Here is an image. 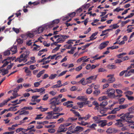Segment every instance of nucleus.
I'll return each mask as SVG.
<instances>
[{
	"label": "nucleus",
	"instance_id": "nucleus-40",
	"mask_svg": "<svg viewBox=\"0 0 134 134\" xmlns=\"http://www.w3.org/2000/svg\"><path fill=\"white\" fill-rule=\"evenodd\" d=\"M18 126V124H15L12 126L11 127H9V131L10 130H13L15 129V127L17 126Z\"/></svg>",
	"mask_w": 134,
	"mask_h": 134
},
{
	"label": "nucleus",
	"instance_id": "nucleus-59",
	"mask_svg": "<svg viewBox=\"0 0 134 134\" xmlns=\"http://www.w3.org/2000/svg\"><path fill=\"white\" fill-rule=\"evenodd\" d=\"M105 71H106L107 70L103 68H100L98 69V72H103Z\"/></svg>",
	"mask_w": 134,
	"mask_h": 134
},
{
	"label": "nucleus",
	"instance_id": "nucleus-48",
	"mask_svg": "<svg viewBox=\"0 0 134 134\" xmlns=\"http://www.w3.org/2000/svg\"><path fill=\"white\" fill-rule=\"evenodd\" d=\"M75 126L76 124H72L71 126L69 127L67 129L69 130H70L74 129Z\"/></svg>",
	"mask_w": 134,
	"mask_h": 134
},
{
	"label": "nucleus",
	"instance_id": "nucleus-37",
	"mask_svg": "<svg viewBox=\"0 0 134 134\" xmlns=\"http://www.w3.org/2000/svg\"><path fill=\"white\" fill-rule=\"evenodd\" d=\"M87 57L85 56L82 57L81 58L77 60V63H79V62H81L82 60H84L85 58Z\"/></svg>",
	"mask_w": 134,
	"mask_h": 134
},
{
	"label": "nucleus",
	"instance_id": "nucleus-36",
	"mask_svg": "<svg viewBox=\"0 0 134 134\" xmlns=\"http://www.w3.org/2000/svg\"><path fill=\"white\" fill-rule=\"evenodd\" d=\"M57 76V74H51L50 76H49V79L51 80H52L54 79Z\"/></svg>",
	"mask_w": 134,
	"mask_h": 134
},
{
	"label": "nucleus",
	"instance_id": "nucleus-41",
	"mask_svg": "<svg viewBox=\"0 0 134 134\" xmlns=\"http://www.w3.org/2000/svg\"><path fill=\"white\" fill-rule=\"evenodd\" d=\"M55 97H56L55 98L56 99V100H57L56 101L57 103H56V104L57 105H59L61 103V102H60V98L57 96Z\"/></svg>",
	"mask_w": 134,
	"mask_h": 134
},
{
	"label": "nucleus",
	"instance_id": "nucleus-35",
	"mask_svg": "<svg viewBox=\"0 0 134 134\" xmlns=\"http://www.w3.org/2000/svg\"><path fill=\"white\" fill-rule=\"evenodd\" d=\"M120 109H123L126 108L128 106L127 104L121 105H120Z\"/></svg>",
	"mask_w": 134,
	"mask_h": 134
},
{
	"label": "nucleus",
	"instance_id": "nucleus-34",
	"mask_svg": "<svg viewBox=\"0 0 134 134\" xmlns=\"http://www.w3.org/2000/svg\"><path fill=\"white\" fill-rule=\"evenodd\" d=\"M79 82L81 83L82 85H85L87 83V82L85 81V78H83L79 81Z\"/></svg>",
	"mask_w": 134,
	"mask_h": 134
},
{
	"label": "nucleus",
	"instance_id": "nucleus-50",
	"mask_svg": "<svg viewBox=\"0 0 134 134\" xmlns=\"http://www.w3.org/2000/svg\"><path fill=\"white\" fill-rule=\"evenodd\" d=\"M77 104L79 105V108H82L83 106L82 102H78L77 103Z\"/></svg>",
	"mask_w": 134,
	"mask_h": 134
},
{
	"label": "nucleus",
	"instance_id": "nucleus-10",
	"mask_svg": "<svg viewBox=\"0 0 134 134\" xmlns=\"http://www.w3.org/2000/svg\"><path fill=\"white\" fill-rule=\"evenodd\" d=\"M17 47L15 46L12 47L10 49V51L12 52V54L15 53L17 52Z\"/></svg>",
	"mask_w": 134,
	"mask_h": 134
},
{
	"label": "nucleus",
	"instance_id": "nucleus-45",
	"mask_svg": "<svg viewBox=\"0 0 134 134\" xmlns=\"http://www.w3.org/2000/svg\"><path fill=\"white\" fill-rule=\"evenodd\" d=\"M126 54V53H120L117 56L118 58H120L122 57V56L125 55Z\"/></svg>",
	"mask_w": 134,
	"mask_h": 134
},
{
	"label": "nucleus",
	"instance_id": "nucleus-11",
	"mask_svg": "<svg viewBox=\"0 0 134 134\" xmlns=\"http://www.w3.org/2000/svg\"><path fill=\"white\" fill-rule=\"evenodd\" d=\"M83 128L80 126H77L74 129V132H77L78 131H83Z\"/></svg>",
	"mask_w": 134,
	"mask_h": 134
},
{
	"label": "nucleus",
	"instance_id": "nucleus-53",
	"mask_svg": "<svg viewBox=\"0 0 134 134\" xmlns=\"http://www.w3.org/2000/svg\"><path fill=\"white\" fill-rule=\"evenodd\" d=\"M51 104V108L53 109V110H54L56 108V105H57L55 104Z\"/></svg>",
	"mask_w": 134,
	"mask_h": 134
},
{
	"label": "nucleus",
	"instance_id": "nucleus-22",
	"mask_svg": "<svg viewBox=\"0 0 134 134\" xmlns=\"http://www.w3.org/2000/svg\"><path fill=\"white\" fill-rule=\"evenodd\" d=\"M8 102V99L4 100L2 103H0V107H2L4 105H6Z\"/></svg>",
	"mask_w": 134,
	"mask_h": 134
},
{
	"label": "nucleus",
	"instance_id": "nucleus-17",
	"mask_svg": "<svg viewBox=\"0 0 134 134\" xmlns=\"http://www.w3.org/2000/svg\"><path fill=\"white\" fill-rule=\"evenodd\" d=\"M107 67L108 69H115L117 67L115 65H113L110 64L108 65Z\"/></svg>",
	"mask_w": 134,
	"mask_h": 134
},
{
	"label": "nucleus",
	"instance_id": "nucleus-2",
	"mask_svg": "<svg viewBox=\"0 0 134 134\" xmlns=\"http://www.w3.org/2000/svg\"><path fill=\"white\" fill-rule=\"evenodd\" d=\"M71 124V123L67 122L60 125L57 130V132L59 133L66 131L67 130L66 127L70 125Z\"/></svg>",
	"mask_w": 134,
	"mask_h": 134
},
{
	"label": "nucleus",
	"instance_id": "nucleus-15",
	"mask_svg": "<svg viewBox=\"0 0 134 134\" xmlns=\"http://www.w3.org/2000/svg\"><path fill=\"white\" fill-rule=\"evenodd\" d=\"M64 114L63 113H60L59 112L55 113V116H54L53 118H54V119H56L58 118L59 116Z\"/></svg>",
	"mask_w": 134,
	"mask_h": 134
},
{
	"label": "nucleus",
	"instance_id": "nucleus-7",
	"mask_svg": "<svg viewBox=\"0 0 134 134\" xmlns=\"http://www.w3.org/2000/svg\"><path fill=\"white\" fill-rule=\"evenodd\" d=\"M109 43L108 41L103 42L100 44L99 48L101 50L103 49L107 46Z\"/></svg>",
	"mask_w": 134,
	"mask_h": 134
},
{
	"label": "nucleus",
	"instance_id": "nucleus-63",
	"mask_svg": "<svg viewBox=\"0 0 134 134\" xmlns=\"http://www.w3.org/2000/svg\"><path fill=\"white\" fill-rule=\"evenodd\" d=\"M116 92L117 93L119 94H121L122 93V91L120 90L116 89Z\"/></svg>",
	"mask_w": 134,
	"mask_h": 134
},
{
	"label": "nucleus",
	"instance_id": "nucleus-16",
	"mask_svg": "<svg viewBox=\"0 0 134 134\" xmlns=\"http://www.w3.org/2000/svg\"><path fill=\"white\" fill-rule=\"evenodd\" d=\"M115 78L114 77H112L109 78L107 80V82L109 83H111L115 81Z\"/></svg>",
	"mask_w": 134,
	"mask_h": 134
},
{
	"label": "nucleus",
	"instance_id": "nucleus-61",
	"mask_svg": "<svg viewBox=\"0 0 134 134\" xmlns=\"http://www.w3.org/2000/svg\"><path fill=\"white\" fill-rule=\"evenodd\" d=\"M4 56H6L8 55V49H7V50L4 52L3 53Z\"/></svg>",
	"mask_w": 134,
	"mask_h": 134
},
{
	"label": "nucleus",
	"instance_id": "nucleus-8",
	"mask_svg": "<svg viewBox=\"0 0 134 134\" xmlns=\"http://www.w3.org/2000/svg\"><path fill=\"white\" fill-rule=\"evenodd\" d=\"M8 66H7V68L6 69H2V68L1 67L0 68V73L2 72V74L3 75H5L6 74L8 73Z\"/></svg>",
	"mask_w": 134,
	"mask_h": 134
},
{
	"label": "nucleus",
	"instance_id": "nucleus-25",
	"mask_svg": "<svg viewBox=\"0 0 134 134\" xmlns=\"http://www.w3.org/2000/svg\"><path fill=\"white\" fill-rule=\"evenodd\" d=\"M77 119V118L70 117L68 119V121L69 122H73L75 121Z\"/></svg>",
	"mask_w": 134,
	"mask_h": 134
},
{
	"label": "nucleus",
	"instance_id": "nucleus-23",
	"mask_svg": "<svg viewBox=\"0 0 134 134\" xmlns=\"http://www.w3.org/2000/svg\"><path fill=\"white\" fill-rule=\"evenodd\" d=\"M98 55L97 54L95 56L92 57V58H94V60H97L98 59H100L101 58H102V57H104V55H102V56L98 57V58H96L97 57H98Z\"/></svg>",
	"mask_w": 134,
	"mask_h": 134
},
{
	"label": "nucleus",
	"instance_id": "nucleus-24",
	"mask_svg": "<svg viewBox=\"0 0 134 134\" xmlns=\"http://www.w3.org/2000/svg\"><path fill=\"white\" fill-rule=\"evenodd\" d=\"M44 28L42 26L40 27L38 29L37 33L38 34L42 33L43 31Z\"/></svg>",
	"mask_w": 134,
	"mask_h": 134
},
{
	"label": "nucleus",
	"instance_id": "nucleus-64",
	"mask_svg": "<svg viewBox=\"0 0 134 134\" xmlns=\"http://www.w3.org/2000/svg\"><path fill=\"white\" fill-rule=\"evenodd\" d=\"M133 123L129 124H130L129 125V127L131 129H134V122L133 121Z\"/></svg>",
	"mask_w": 134,
	"mask_h": 134
},
{
	"label": "nucleus",
	"instance_id": "nucleus-42",
	"mask_svg": "<svg viewBox=\"0 0 134 134\" xmlns=\"http://www.w3.org/2000/svg\"><path fill=\"white\" fill-rule=\"evenodd\" d=\"M116 117L115 115H110L107 117V118L108 119H112Z\"/></svg>",
	"mask_w": 134,
	"mask_h": 134
},
{
	"label": "nucleus",
	"instance_id": "nucleus-56",
	"mask_svg": "<svg viewBox=\"0 0 134 134\" xmlns=\"http://www.w3.org/2000/svg\"><path fill=\"white\" fill-rule=\"evenodd\" d=\"M125 75V77H127V76H130L131 75V73L130 72V71H127L126 72Z\"/></svg>",
	"mask_w": 134,
	"mask_h": 134
},
{
	"label": "nucleus",
	"instance_id": "nucleus-9",
	"mask_svg": "<svg viewBox=\"0 0 134 134\" xmlns=\"http://www.w3.org/2000/svg\"><path fill=\"white\" fill-rule=\"evenodd\" d=\"M45 90L44 89V87H42L39 89H36L34 90V91L32 92H40V94H42L43 91H45Z\"/></svg>",
	"mask_w": 134,
	"mask_h": 134
},
{
	"label": "nucleus",
	"instance_id": "nucleus-47",
	"mask_svg": "<svg viewBox=\"0 0 134 134\" xmlns=\"http://www.w3.org/2000/svg\"><path fill=\"white\" fill-rule=\"evenodd\" d=\"M100 93V90H97L94 91L93 92V93L97 95L99 94Z\"/></svg>",
	"mask_w": 134,
	"mask_h": 134
},
{
	"label": "nucleus",
	"instance_id": "nucleus-46",
	"mask_svg": "<svg viewBox=\"0 0 134 134\" xmlns=\"http://www.w3.org/2000/svg\"><path fill=\"white\" fill-rule=\"evenodd\" d=\"M125 100V99L124 98H122L119 99L118 100L119 103L120 104H121L124 103Z\"/></svg>",
	"mask_w": 134,
	"mask_h": 134
},
{
	"label": "nucleus",
	"instance_id": "nucleus-14",
	"mask_svg": "<svg viewBox=\"0 0 134 134\" xmlns=\"http://www.w3.org/2000/svg\"><path fill=\"white\" fill-rule=\"evenodd\" d=\"M20 112L21 113L19 115H27L29 114V112L27 111L23 110L20 111V110H19L17 113H16L15 114H16L17 113Z\"/></svg>",
	"mask_w": 134,
	"mask_h": 134
},
{
	"label": "nucleus",
	"instance_id": "nucleus-39",
	"mask_svg": "<svg viewBox=\"0 0 134 134\" xmlns=\"http://www.w3.org/2000/svg\"><path fill=\"white\" fill-rule=\"evenodd\" d=\"M52 22L54 25L57 24L59 23L60 20L59 19H56L54 20Z\"/></svg>",
	"mask_w": 134,
	"mask_h": 134
},
{
	"label": "nucleus",
	"instance_id": "nucleus-4",
	"mask_svg": "<svg viewBox=\"0 0 134 134\" xmlns=\"http://www.w3.org/2000/svg\"><path fill=\"white\" fill-rule=\"evenodd\" d=\"M97 76V75L91 76L87 78L86 79V81L87 83H90L92 82V80H95Z\"/></svg>",
	"mask_w": 134,
	"mask_h": 134
},
{
	"label": "nucleus",
	"instance_id": "nucleus-54",
	"mask_svg": "<svg viewBox=\"0 0 134 134\" xmlns=\"http://www.w3.org/2000/svg\"><path fill=\"white\" fill-rule=\"evenodd\" d=\"M87 93L88 94H91L92 92V90L91 88H88L86 90V91Z\"/></svg>",
	"mask_w": 134,
	"mask_h": 134
},
{
	"label": "nucleus",
	"instance_id": "nucleus-20",
	"mask_svg": "<svg viewBox=\"0 0 134 134\" xmlns=\"http://www.w3.org/2000/svg\"><path fill=\"white\" fill-rule=\"evenodd\" d=\"M101 123L99 124V126L101 127H103L107 125V121L105 120H103V121Z\"/></svg>",
	"mask_w": 134,
	"mask_h": 134
},
{
	"label": "nucleus",
	"instance_id": "nucleus-27",
	"mask_svg": "<svg viewBox=\"0 0 134 134\" xmlns=\"http://www.w3.org/2000/svg\"><path fill=\"white\" fill-rule=\"evenodd\" d=\"M45 71V70H43L40 71L37 75L36 76L37 77H40L44 72Z\"/></svg>",
	"mask_w": 134,
	"mask_h": 134
},
{
	"label": "nucleus",
	"instance_id": "nucleus-58",
	"mask_svg": "<svg viewBox=\"0 0 134 134\" xmlns=\"http://www.w3.org/2000/svg\"><path fill=\"white\" fill-rule=\"evenodd\" d=\"M124 93L126 94V95L127 94V95H131L133 94V92L131 91H128L125 92Z\"/></svg>",
	"mask_w": 134,
	"mask_h": 134
},
{
	"label": "nucleus",
	"instance_id": "nucleus-28",
	"mask_svg": "<svg viewBox=\"0 0 134 134\" xmlns=\"http://www.w3.org/2000/svg\"><path fill=\"white\" fill-rule=\"evenodd\" d=\"M16 42H17V45H19L23 43V40L22 39L19 38L17 39L16 40Z\"/></svg>",
	"mask_w": 134,
	"mask_h": 134
},
{
	"label": "nucleus",
	"instance_id": "nucleus-33",
	"mask_svg": "<svg viewBox=\"0 0 134 134\" xmlns=\"http://www.w3.org/2000/svg\"><path fill=\"white\" fill-rule=\"evenodd\" d=\"M119 47L118 46H113L111 47L107 48V50H108L109 49H117Z\"/></svg>",
	"mask_w": 134,
	"mask_h": 134
},
{
	"label": "nucleus",
	"instance_id": "nucleus-51",
	"mask_svg": "<svg viewBox=\"0 0 134 134\" xmlns=\"http://www.w3.org/2000/svg\"><path fill=\"white\" fill-rule=\"evenodd\" d=\"M67 71V70H66L62 72L61 73H60L59 75H58V77H59L63 76V75L65 74L66 73V72Z\"/></svg>",
	"mask_w": 134,
	"mask_h": 134
},
{
	"label": "nucleus",
	"instance_id": "nucleus-52",
	"mask_svg": "<svg viewBox=\"0 0 134 134\" xmlns=\"http://www.w3.org/2000/svg\"><path fill=\"white\" fill-rule=\"evenodd\" d=\"M55 131V130L54 129H50L48 130V132L51 133H54Z\"/></svg>",
	"mask_w": 134,
	"mask_h": 134
},
{
	"label": "nucleus",
	"instance_id": "nucleus-30",
	"mask_svg": "<svg viewBox=\"0 0 134 134\" xmlns=\"http://www.w3.org/2000/svg\"><path fill=\"white\" fill-rule=\"evenodd\" d=\"M113 128H109L107 129L106 132L108 133H113Z\"/></svg>",
	"mask_w": 134,
	"mask_h": 134
},
{
	"label": "nucleus",
	"instance_id": "nucleus-19",
	"mask_svg": "<svg viewBox=\"0 0 134 134\" xmlns=\"http://www.w3.org/2000/svg\"><path fill=\"white\" fill-rule=\"evenodd\" d=\"M107 101L105 100H104L102 103L100 104L99 106L103 107H104L108 104Z\"/></svg>",
	"mask_w": 134,
	"mask_h": 134
},
{
	"label": "nucleus",
	"instance_id": "nucleus-44",
	"mask_svg": "<svg viewBox=\"0 0 134 134\" xmlns=\"http://www.w3.org/2000/svg\"><path fill=\"white\" fill-rule=\"evenodd\" d=\"M130 21L129 19L127 20L126 21H122L121 23V26H123L125 25L126 23L129 22Z\"/></svg>",
	"mask_w": 134,
	"mask_h": 134
},
{
	"label": "nucleus",
	"instance_id": "nucleus-43",
	"mask_svg": "<svg viewBox=\"0 0 134 134\" xmlns=\"http://www.w3.org/2000/svg\"><path fill=\"white\" fill-rule=\"evenodd\" d=\"M48 96V94H45L43 96L42 100L44 101L47 100L49 98Z\"/></svg>",
	"mask_w": 134,
	"mask_h": 134
},
{
	"label": "nucleus",
	"instance_id": "nucleus-55",
	"mask_svg": "<svg viewBox=\"0 0 134 134\" xmlns=\"http://www.w3.org/2000/svg\"><path fill=\"white\" fill-rule=\"evenodd\" d=\"M9 61L10 60L9 62V63H11V61L10 60H12V61H13L15 59H16V57H9Z\"/></svg>",
	"mask_w": 134,
	"mask_h": 134
},
{
	"label": "nucleus",
	"instance_id": "nucleus-32",
	"mask_svg": "<svg viewBox=\"0 0 134 134\" xmlns=\"http://www.w3.org/2000/svg\"><path fill=\"white\" fill-rule=\"evenodd\" d=\"M57 41L58 43H61L65 41V40L62 39L60 37L58 38L57 40Z\"/></svg>",
	"mask_w": 134,
	"mask_h": 134
},
{
	"label": "nucleus",
	"instance_id": "nucleus-6",
	"mask_svg": "<svg viewBox=\"0 0 134 134\" xmlns=\"http://www.w3.org/2000/svg\"><path fill=\"white\" fill-rule=\"evenodd\" d=\"M40 3V2L39 1H37L36 2H29L28 3V5L27 4L26 6H24L23 7L24 8H27L28 7H30V5L32 4H33L34 5H35L39 4Z\"/></svg>",
	"mask_w": 134,
	"mask_h": 134
},
{
	"label": "nucleus",
	"instance_id": "nucleus-5",
	"mask_svg": "<svg viewBox=\"0 0 134 134\" xmlns=\"http://www.w3.org/2000/svg\"><path fill=\"white\" fill-rule=\"evenodd\" d=\"M47 114L48 115L46 116L45 119H54L53 118L54 116H55V113L53 111H50L47 113Z\"/></svg>",
	"mask_w": 134,
	"mask_h": 134
},
{
	"label": "nucleus",
	"instance_id": "nucleus-38",
	"mask_svg": "<svg viewBox=\"0 0 134 134\" xmlns=\"http://www.w3.org/2000/svg\"><path fill=\"white\" fill-rule=\"evenodd\" d=\"M126 96L127 97L129 100H134V97L133 96H129L127 94L126 95Z\"/></svg>",
	"mask_w": 134,
	"mask_h": 134
},
{
	"label": "nucleus",
	"instance_id": "nucleus-3",
	"mask_svg": "<svg viewBox=\"0 0 134 134\" xmlns=\"http://www.w3.org/2000/svg\"><path fill=\"white\" fill-rule=\"evenodd\" d=\"M105 93V94H108V96L109 97L112 98L115 97V91L113 89H109Z\"/></svg>",
	"mask_w": 134,
	"mask_h": 134
},
{
	"label": "nucleus",
	"instance_id": "nucleus-13",
	"mask_svg": "<svg viewBox=\"0 0 134 134\" xmlns=\"http://www.w3.org/2000/svg\"><path fill=\"white\" fill-rule=\"evenodd\" d=\"M26 68L25 70V72L27 74L26 75V76H31L32 75L31 71L28 69L27 67H26Z\"/></svg>",
	"mask_w": 134,
	"mask_h": 134
},
{
	"label": "nucleus",
	"instance_id": "nucleus-62",
	"mask_svg": "<svg viewBox=\"0 0 134 134\" xmlns=\"http://www.w3.org/2000/svg\"><path fill=\"white\" fill-rule=\"evenodd\" d=\"M77 88H76L75 86H73L70 89V90L71 91H74L77 90Z\"/></svg>",
	"mask_w": 134,
	"mask_h": 134
},
{
	"label": "nucleus",
	"instance_id": "nucleus-57",
	"mask_svg": "<svg viewBox=\"0 0 134 134\" xmlns=\"http://www.w3.org/2000/svg\"><path fill=\"white\" fill-rule=\"evenodd\" d=\"M6 60L3 63V65L1 66L2 68H3L8 64V62Z\"/></svg>",
	"mask_w": 134,
	"mask_h": 134
},
{
	"label": "nucleus",
	"instance_id": "nucleus-1",
	"mask_svg": "<svg viewBox=\"0 0 134 134\" xmlns=\"http://www.w3.org/2000/svg\"><path fill=\"white\" fill-rule=\"evenodd\" d=\"M130 112H127L125 114L122 116L120 117V119L116 120L117 122L115 124V125L119 127H122L123 125L122 122H126L128 124L133 123V121L131 119L133 117V115L130 114Z\"/></svg>",
	"mask_w": 134,
	"mask_h": 134
},
{
	"label": "nucleus",
	"instance_id": "nucleus-29",
	"mask_svg": "<svg viewBox=\"0 0 134 134\" xmlns=\"http://www.w3.org/2000/svg\"><path fill=\"white\" fill-rule=\"evenodd\" d=\"M33 109V108L31 106L30 107H25L21 109V110L25 109L28 110H31Z\"/></svg>",
	"mask_w": 134,
	"mask_h": 134
},
{
	"label": "nucleus",
	"instance_id": "nucleus-21",
	"mask_svg": "<svg viewBox=\"0 0 134 134\" xmlns=\"http://www.w3.org/2000/svg\"><path fill=\"white\" fill-rule=\"evenodd\" d=\"M63 110L62 108L61 107H59L56 108L55 109L53 110V111L54 112H59Z\"/></svg>",
	"mask_w": 134,
	"mask_h": 134
},
{
	"label": "nucleus",
	"instance_id": "nucleus-60",
	"mask_svg": "<svg viewBox=\"0 0 134 134\" xmlns=\"http://www.w3.org/2000/svg\"><path fill=\"white\" fill-rule=\"evenodd\" d=\"M13 30L17 34L19 32V30L18 28H15L14 27H13Z\"/></svg>",
	"mask_w": 134,
	"mask_h": 134
},
{
	"label": "nucleus",
	"instance_id": "nucleus-49",
	"mask_svg": "<svg viewBox=\"0 0 134 134\" xmlns=\"http://www.w3.org/2000/svg\"><path fill=\"white\" fill-rule=\"evenodd\" d=\"M69 16L70 17H73L74 16L76 15V13L75 12H72L68 14Z\"/></svg>",
	"mask_w": 134,
	"mask_h": 134
},
{
	"label": "nucleus",
	"instance_id": "nucleus-31",
	"mask_svg": "<svg viewBox=\"0 0 134 134\" xmlns=\"http://www.w3.org/2000/svg\"><path fill=\"white\" fill-rule=\"evenodd\" d=\"M78 123L79 125H82V126H85L86 125H87L88 124V123L87 122H85L84 121H82L81 122H78Z\"/></svg>",
	"mask_w": 134,
	"mask_h": 134
},
{
	"label": "nucleus",
	"instance_id": "nucleus-18",
	"mask_svg": "<svg viewBox=\"0 0 134 134\" xmlns=\"http://www.w3.org/2000/svg\"><path fill=\"white\" fill-rule=\"evenodd\" d=\"M55 98L56 97H54V98H51L50 99V102H51L50 103V104H53L57 105L56 104V103H57V102Z\"/></svg>",
	"mask_w": 134,
	"mask_h": 134
},
{
	"label": "nucleus",
	"instance_id": "nucleus-26",
	"mask_svg": "<svg viewBox=\"0 0 134 134\" xmlns=\"http://www.w3.org/2000/svg\"><path fill=\"white\" fill-rule=\"evenodd\" d=\"M37 108L40 109L41 112H44L46 111L48 109V108H42L41 106Z\"/></svg>",
	"mask_w": 134,
	"mask_h": 134
},
{
	"label": "nucleus",
	"instance_id": "nucleus-12",
	"mask_svg": "<svg viewBox=\"0 0 134 134\" xmlns=\"http://www.w3.org/2000/svg\"><path fill=\"white\" fill-rule=\"evenodd\" d=\"M23 86L21 84H20L13 90V92H18L19 89H21L23 88Z\"/></svg>",
	"mask_w": 134,
	"mask_h": 134
}]
</instances>
